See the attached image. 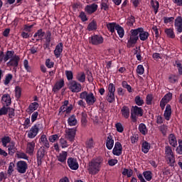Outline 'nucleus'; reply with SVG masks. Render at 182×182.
I'll return each instance as SVG.
<instances>
[{"label": "nucleus", "mask_w": 182, "mask_h": 182, "mask_svg": "<svg viewBox=\"0 0 182 182\" xmlns=\"http://www.w3.org/2000/svg\"><path fill=\"white\" fill-rule=\"evenodd\" d=\"M136 73L138 75H143L144 73V67L142 65H139L136 68Z\"/></svg>", "instance_id": "nucleus-62"}, {"label": "nucleus", "mask_w": 182, "mask_h": 182, "mask_svg": "<svg viewBox=\"0 0 182 182\" xmlns=\"http://www.w3.org/2000/svg\"><path fill=\"white\" fill-rule=\"evenodd\" d=\"M33 151H35V142H28L27 144L26 153L30 156H32V154H33Z\"/></svg>", "instance_id": "nucleus-27"}, {"label": "nucleus", "mask_w": 182, "mask_h": 182, "mask_svg": "<svg viewBox=\"0 0 182 182\" xmlns=\"http://www.w3.org/2000/svg\"><path fill=\"white\" fill-rule=\"evenodd\" d=\"M15 93L16 99H20L22 95V89H21V87L16 86L15 87Z\"/></svg>", "instance_id": "nucleus-51"}, {"label": "nucleus", "mask_w": 182, "mask_h": 182, "mask_svg": "<svg viewBox=\"0 0 182 182\" xmlns=\"http://www.w3.org/2000/svg\"><path fill=\"white\" fill-rule=\"evenodd\" d=\"M1 103L4 105V106H6V107H9V106H11L12 101L11 100V96L9 94H4L1 97Z\"/></svg>", "instance_id": "nucleus-15"}, {"label": "nucleus", "mask_w": 182, "mask_h": 182, "mask_svg": "<svg viewBox=\"0 0 182 182\" xmlns=\"http://www.w3.org/2000/svg\"><path fill=\"white\" fill-rule=\"evenodd\" d=\"M174 66L177 68L178 75H182V63H180V61H176Z\"/></svg>", "instance_id": "nucleus-55"}, {"label": "nucleus", "mask_w": 182, "mask_h": 182, "mask_svg": "<svg viewBox=\"0 0 182 182\" xmlns=\"http://www.w3.org/2000/svg\"><path fill=\"white\" fill-rule=\"evenodd\" d=\"M51 41H52V33L50 31H48L45 36V42L47 43H50Z\"/></svg>", "instance_id": "nucleus-50"}, {"label": "nucleus", "mask_w": 182, "mask_h": 182, "mask_svg": "<svg viewBox=\"0 0 182 182\" xmlns=\"http://www.w3.org/2000/svg\"><path fill=\"white\" fill-rule=\"evenodd\" d=\"M65 75L67 80L70 82L73 80V72H72L71 70H65Z\"/></svg>", "instance_id": "nucleus-53"}, {"label": "nucleus", "mask_w": 182, "mask_h": 182, "mask_svg": "<svg viewBox=\"0 0 182 182\" xmlns=\"http://www.w3.org/2000/svg\"><path fill=\"white\" fill-rule=\"evenodd\" d=\"M174 26H175V29L176 31L177 35H178V33H182V17H181V16H178V17H176V18L175 19V22H174Z\"/></svg>", "instance_id": "nucleus-11"}, {"label": "nucleus", "mask_w": 182, "mask_h": 182, "mask_svg": "<svg viewBox=\"0 0 182 182\" xmlns=\"http://www.w3.org/2000/svg\"><path fill=\"white\" fill-rule=\"evenodd\" d=\"M65 86V80L63 79L60 80L59 81L56 82L53 87V92L56 93V92H59L62 87Z\"/></svg>", "instance_id": "nucleus-18"}, {"label": "nucleus", "mask_w": 182, "mask_h": 182, "mask_svg": "<svg viewBox=\"0 0 182 182\" xmlns=\"http://www.w3.org/2000/svg\"><path fill=\"white\" fill-rule=\"evenodd\" d=\"M151 147V145L150 144V143L145 141L142 143L141 151L143 153H144V154H147V153H149Z\"/></svg>", "instance_id": "nucleus-31"}, {"label": "nucleus", "mask_w": 182, "mask_h": 182, "mask_svg": "<svg viewBox=\"0 0 182 182\" xmlns=\"http://www.w3.org/2000/svg\"><path fill=\"white\" fill-rule=\"evenodd\" d=\"M16 156L17 159H23V160H28V155L21 151H16Z\"/></svg>", "instance_id": "nucleus-42"}, {"label": "nucleus", "mask_w": 182, "mask_h": 182, "mask_svg": "<svg viewBox=\"0 0 182 182\" xmlns=\"http://www.w3.org/2000/svg\"><path fill=\"white\" fill-rule=\"evenodd\" d=\"M117 25H119V24L114 23V22L108 23H107V28L108 31L109 32H111V33H114L115 30L117 28Z\"/></svg>", "instance_id": "nucleus-35"}, {"label": "nucleus", "mask_w": 182, "mask_h": 182, "mask_svg": "<svg viewBox=\"0 0 182 182\" xmlns=\"http://www.w3.org/2000/svg\"><path fill=\"white\" fill-rule=\"evenodd\" d=\"M79 18H80L82 22H86L87 19V16H86V13L85 11H81L79 15Z\"/></svg>", "instance_id": "nucleus-58"}, {"label": "nucleus", "mask_w": 182, "mask_h": 182, "mask_svg": "<svg viewBox=\"0 0 182 182\" xmlns=\"http://www.w3.org/2000/svg\"><path fill=\"white\" fill-rule=\"evenodd\" d=\"M75 79L80 83H85L86 82V74H85L83 72L78 73L75 76Z\"/></svg>", "instance_id": "nucleus-29"}, {"label": "nucleus", "mask_w": 182, "mask_h": 182, "mask_svg": "<svg viewBox=\"0 0 182 182\" xmlns=\"http://www.w3.org/2000/svg\"><path fill=\"white\" fill-rule=\"evenodd\" d=\"M85 12H87L90 15L95 14L97 11V4H92L91 5H87L85 9Z\"/></svg>", "instance_id": "nucleus-21"}, {"label": "nucleus", "mask_w": 182, "mask_h": 182, "mask_svg": "<svg viewBox=\"0 0 182 182\" xmlns=\"http://www.w3.org/2000/svg\"><path fill=\"white\" fill-rule=\"evenodd\" d=\"M1 141L3 147H7L8 144L12 143V138L8 136H4L1 138Z\"/></svg>", "instance_id": "nucleus-28"}, {"label": "nucleus", "mask_w": 182, "mask_h": 182, "mask_svg": "<svg viewBox=\"0 0 182 182\" xmlns=\"http://www.w3.org/2000/svg\"><path fill=\"white\" fill-rule=\"evenodd\" d=\"M68 126H76L77 124V119L75 115H71L68 119Z\"/></svg>", "instance_id": "nucleus-38"}, {"label": "nucleus", "mask_w": 182, "mask_h": 182, "mask_svg": "<svg viewBox=\"0 0 182 182\" xmlns=\"http://www.w3.org/2000/svg\"><path fill=\"white\" fill-rule=\"evenodd\" d=\"M121 114L124 119H129L130 117V108L124 105L121 109Z\"/></svg>", "instance_id": "nucleus-22"}, {"label": "nucleus", "mask_w": 182, "mask_h": 182, "mask_svg": "<svg viewBox=\"0 0 182 182\" xmlns=\"http://www.w3.org/2000/svg\"><path fill=\"white\" fill-rule=\"evenodd\" d=\"M45 153L46 151L45 148L41 147L37 151V164L38 166L42 165V160H43V157H45Z\"/></svg>", "instance_id": "nucleus-13"}, {"label": "nucleus", "mask_w": 182, "mask_h": 182, "mask_svg": "<svg viewBox=\"0 0 182 182\" xmlns=\"http://www.w3.org/2000/svg\"><path fill=\"white\" fill-rule=\"evenodd\" d=\"M19 60H21V58L19 55H15L7 63V66H12L14 69L18 68L19 65Z\"/></svg>", "instance_id": "nucleus-12"}, {"label": "nucleus", "mask_w": 182, "mask_h": 182, "mask_svg": "<svg viewBox=\"0 0 182 182\" xmlns=\"http://www.w3.org/2000/svg\"><path fill=\"white\" fill-rule=\"evenodd\" d=\"M38 107H39L38 102H32L29 105L26 112L28 114H32V113L35 112V110H38Z\"/></svg>", "instance_id": "nucleus-23"}, {"label": "nucleus", "mask_w": 182, "mask_h": 182, "mask_svg": "<svg viewBox=\"0 0 182 182\" xmlns=\"http://www.w3.org/2000/svg\"><path fill=\"white\" fill-rule=\"evenodd\" d=\"M146 104L148 106L153 105V94H148L146 97Z\"/></svg>", "instance_id": "nucleus-47"}, {"label": "nucleus", "mask_w": 182, "mask_h": 182, "mask_svg": "<svg viewBox=\"0 0 182 182\" xmlns=\"http://www.w3.org/2000/svg\"><path fill=\"white\" fill-rule=\"evenodd\" d=\"M59 139V135L58 134H53L49 136V141H50V143H55V141H56V140Z\"/></svg>", "instance_id": "nucleus-60"}, {"label": "nucleus", "mask_w": 182, "mask_h": 182, "mask_svg": "<svg viewBox=\"0 0 182 182\" xmlns=\"http://www.w3.org/2000/svg\"><path fill=\"white\" fill-rule=\"evenodd\" d=\"M23 66L26 72H29V73L31 72V66H29V61H28V60H23Z\"/></svg>", "instance_id": "nucleus-59"}, {"label": "nucleus", "mask_w": 182, "mask_h": 182, "mask_svg": "<svg viewBox=\"0 0 182 182\" xmlns=\"http://www.w3.org/2000/svg\"><path fill=\"white\" fill-rule=\"evenodd\" d=\"M106 99L108 103H114L116 101L114 92H108Z\"/></svg>", "instance_id": "nucleus-43"}, {"label": "nucleus", "mask_w": 182, "mask_h": 182, "mask_svg": "<svg viewBox=\"0 0 182 182\" xmlns=\"http://www.w3.org/2000/svg\"><path fill=\"white\" fill-rule=\"evenodd\" d=\"M77 131L76 127L69 128L65 129V137L67 140L71 143L75 141V137L76 136V132Z\"/></svg>", "instance_id": "nucleus-6"}, {"label": "nucleus", "mask_w": 182, "mask_h": 182, "mask_svg": "<svg viewBox=\"0 0 182 182\" xmlns=\"http://www.w3.org/2000/svg\"><path fill=\"white\" fill-rule=\"evenodd\" d=\"M168 139L170 146H172V147H177V138L174 134H170Z\"/></svg>", "instance_id": "nucleus-24"}, {"label": "nucleus", "mask_w": 182, "mask_h": 182, "mask_svg": "<svg viewBox=\"0 0 182 182\" xmlns=\"http://www.w3.org/2000/svg\"><path fill=\"white\" fill-rule=\"evenodd\" d=\"M138 130L143 136H146L149 133V129L144 123H141L139 124Z\"/></svg>", "instance_id": "nucleus-26"}, {"label": "nucleus", "mask_w": 182, "mask_h": 182, "mask_svg": "<svg viewBox=\"0 0 182 182\" xmlns=\"http://www.w3.org/2000/svg\"><path fill=\"white\" fill-rule=\"evenodd\" d=\"M172 97H173V94L171 92H168L164 95V97L162 98V100L166 102V103H168V102L171 101Z\"/></svg>", "instance_id": "nucleus-52"}, {"label": "nucleus", "mask_w": 182, "mask_h": 182, "mask_svg": "<svg viewBox=\"0 0 182 182\" xmlns=\"http://www.w3.org/2000/svg\"><path fill=\"white\" fill-rule=\"evenodd\" d=\"M87 29L89 31V32L96 31L97 29V22H96L95 20H92L90 23H89Z\"/></svg>", "instance_id": "nucleus-32"}, {"label": "nucleus", "mask_w": 182, "mask_h": 182, "mask_svg": "<svg viewBox=\"0 0 182 182\" xmlns=\"http://www.w3.org/2000/svg\"><path fill=\"white\" fill-rule=\"evenodd\" d=\"M178 146L176 149V152L178 154H182V140L179 139L178 140Z\"/></svg>", "instance_id": "nucleus-64"}, {"label": "nucleus", "mask_w": 182, "mask_h": 182, "mask_svg": "<svg viewBox=\"0 0 182 182\" xmlns=\"http://www.w3.org/2000/svg\"><path fill=\"white\" fill-rule=\"evenodd\" d=\"M68 158V152L62 151L58 156V161L60 163H66V159Z\"/></svg>", "instance_id": "nucleus-34"}, {"label": "nucleus", "mask_w": 182, "mask_h": 182, "mask_svg": "<svg viewBox=\"0 0 182 182\" xmlns=\"http://www.w3.org/2000/svg\"><path fill=\"white\" fill-rule=\"evenodd\" d=\"M139 35H140V28L130 31L129 38L127 43V48H130L136 46V43H137V41H139Z\"/></svg>", "instance_id": "nucleus-2"}, {"label": "nucleus", "mask_w": 182, "mask_h": 182, "mask_svg": "<svg viewBox=\"0 0 182 182\" xmlns=\"http://www.w3.org/2000/svg\"><path fill=\"white\" fill-rule=\"evenodd\" d=\"M7 113H9V119H12L13 117H15V109L11 107H7Z\"/></svg>", "instance_id": "nucleus-49"}, {"label": "nucleus", "mask_w": 182, "mask_h": 182, "mask_svg": "<svg viewBox=\"0 0 182 182\" xmlns=\"http://www.w3.org/2000/svg\"><path fill=\"white\" fill-rule=\"evenodd\" d=\"M6 114H8V107L4 105L0 109V117L1 116H6Z\"/></svg>", "instance_id": "nucleus-56"}, {"label": "nucleus", "mask_w": 182, "mask_h": 182, "mask_svg": "<svg viewBox=\"0 0 182 182\" xmlns=\"http://www.w3.org/2000/svg\"><path fill=\"white\" fill-rule=\"evenodd\" d=\"M41 127H42V124L41 123H36L33 125L28 133V139H35L38 136Z\"/></svg>", "instance_id": "nucleus-5"}, {"label": "nucleus", "mask_w": 182, "mask_h": 182, "mask_svg": "<svg viewBox=\"0 0 182 182\" xmlns=\"http://www.w3.org/2000/svg\"><path fill=\"white\" fill-rule=\"evenodd\" d=\"M80 99L85 100L88 106H93L97 100L93 92H87V91L82 92L80 94Z\"/></svg>", "instance_id": "nucleus-3"}, {"label": "nucleus", "mask_w": 182, "mask_h": 182, "mask_svg": "<svg viewBox=\"0 0 182 182\" xmlns=\"http://www.w3.org/2000/svg\"><path fill=\"white\" fill-rule=\"evenodd\" d=\"M122 176H127V177L130 178L132 176H133V170L130 169H127V168H124L123 171H122Z\"/></svg>", "instance_id": "nucleus-48"}, {"label": "nucleus", "mask_w": 182, "mask_h": 182, "mask_svg": "<svg viewBox=\"0 0 182 182\" xmlns=\"http://www.w3.org/2000/svg\"><path fill=\"white\" fill-rule=\"evenodd\" d=\"M168 80L170 83H176V82H178V77H177L176 75H172L169 76Z\"/></svg>", "instance_id": "nucleus-63"}, {"label": "nucleus", "mask_w": 182, "mask_h": 182, "mask_svg": "<svg viewBox=\"0 0 182 182\" xmlns=\"http://www.w3.org/2000/svg\"><path fill=\"white\" fill-rule=\"evenodd\" d=\"M131 112H132L134 114H136V116H138L139 117H142L144 113L143 109L140 107H138L137 105L132 106Z\"/></svg>", "instance_id": "nucleus-19"}, {"label": "nucleus", "mask_w": 182, "mask_h": 182, "mask_svg": "<svg viewBox=\"0 0 182 182\" xmlns=\"http://www.w3.org/2000/svg\"><path fill=\"white\" fill-rule=\"evenodd\" d=\"M67 164L70 170H77L79 168V163L76 158L70 157L67 160Z\"/></svg>", "instance_id": "nucleus-9"}, {"label": "nucleus", "mask_w": 182, "mask_h": 182, "mask_svg": "<svg viewBox=\"0 0 182 182\" xmlns=\"http://www.w3.org/2000/svg\"><path fill=\"white\" fill-rule=\"evenodd\" d=\"M63 52V43H59L56 46L55 49L54 50V55L55 58H60V55Z\"/></svg>", "instance_id": "nucleus-16"}, {"label": "nucleus", "mask_w": 182, "mask_h": 182, "mask_svg": "<svg viewBox=\"0 0 182 182\" xmlns=\"http://www.w3.org/2000/svg\"><path fill=\"white\" fill-rule=\"evenodd\" d=\"M139 36L140 41H147V39H149L150 34L149 33V32L145 31L144 28L140 27Z\"/></svg>", "instance_id": "nucleus-17"}, {"label": "nucleus", "mask_w": 182, "mask_h": 182, "mask_svg": "<svg viewBox=\"0 0 182 182\" xmlns=\"http://www.w3.org/2000/svg\"><path fill=\"white\" fill-rule=\"evenodd\" d=\"M165 154L167 157H171L174 156V154L173 153V149H171V146H166L165 148Z\"/></svg>", "instance_id": "nucleus-45"}, {"label": "nucleus", "mask_w": 182, "mask_h": 182, "mask_svg": "<svg viewBox=\"0 0 182 182\" xmlns=\"http://www.w3.org/2000/svg\"><path fill=\"white\" fill-rule=\"evenodd\" d=\"M115 127L117 132H118L119 133H123V132H124V128L123 127V125L120 122L117 123L115 124Z\"/></svg>", "instance_id": "nucleus-54"}, {"label": "nucleus", "mask_w": 182, "mask_h": 182, "mask_svg": "<svg viewBox=\"0 0 182 182\" xmlns=\"http://www.w3.org/2000/svg\"><path fill=\"white\" fill-rule=\"evenodd\" d=\"M15 51L14 50H7L6 53V55L4 56V63L8 62V60H9V59H12L13 57H14L15 55Z\"/></svg>", "instance_id": "nucleus-37"}, {"label": "nucleus", "mask_w": 182, "mask_h": 182, "mask_svg": "<svg viewBox=\"0 0 182 182\" xmlns=\"http://www.w3.org/2000/svg\"><path fill=\"white\" fill-rule=\"evenodd\" d=\"M134 102L137 106H143L144 105V100L141 99L140 95H136L134 98Z\"/></svg>", "instance_id": "nucleus-44"}, {"label": "nucleus", "mask_w": 182, "mask_h": 182, "mask_svg": "<svg viewBox=\"0 0 182 182\" xmlns=\"http://www.w3.org/2000/svg\"><path fill=\"white\" fill-rule=\"evenodd\" d=\"M16 143L14 141H11V144H9L6 147H8V153L9 156H14L16 153V146H15Z\"/></svg>", "instance_id": "nucleus-20"}, {"label": "nucleus", "mask_w": 182, "mask_h": 182, "mask_svg": "<svg viewBox=\"0 0 182 182\" xmlns=\"http://www.w3.org/2000/svg\"><path fill=\"white\" fill-rule=\"evenodd\" d=\"M164 32L168 38H170L171 39H174L176 38V34L174 33V28H166Z\"/></svg>", "instance_id": "nucleus-36"}, {"label": "nucleus", "mask_w": 182, "mask_h": 182, "mask_svg": "<svg viewBox=\"0 0 182 182\" xmlns=\"http://www.w3.org/2000/svg\"><path fill=\"white\" fill-rule=\"evenodd\" d=\"M165 119L168 121L171 117V105L169 104L166 105V109L164 113Z\"/></svg>", "instance_id": "nucleus-25"}, {"label": "nucleus", "mask_w": 182, "mask_h": 182, "mask_svg": "<svg viewBox=\"0 0 182 182\" xmlns=\"http://www.w3.org/2000/svg\"><path fill=\"white\" fill-rule=\"evenodd\" d=\"M151 6H152V8L154 11V14L156 15L157 14V12H159V8H160V4L157 1L151 0Z\"/></svg>", "instance_id": "nucleus-39"}, {"label": "nucleus", "mask_w": 182, "mask_h": 182, "mask_svg": "<svg viewBox=\"0 0 182 182\" xmlns=\"http://www.w3.org/2000/svg\"><path fill=\"white\" fill-rule=\"evenodd\" d=\"M68 87L73 93H79V92H82V84L77 82L76 80L69 81Z\"/></svg>", "instance_id": "nucleus-4"}, {"label": "nucleus", "mask_w": 182, "mask_h": 182, "mask_svg": "<svg viewBox=\"0 0 182 182\" xmlns=\"http://www.w3.org/2000/svg\"><path fill=\"white\" fill-rule=\"evenodd\" d=\"M40 143H43V146L46 149H49L50 147V144H49V141H48V137L45 134L41 135L40 139Z\"/></svg>", "instance_id": "nucleus-30"}, {"label": "nucleus", "mask_w": 182, "mask_h": 182, "mask_svg": "<svg viewBox=\"0 0 182 182\" xmlns=\"http://www.w3.org/2000/svg\"><path fill=\"white\" fill-rule=\"evenodd\" d=\"M116 31L119 36V38H123V36H124V28H123V27H122V26L120 25H117V28Z\"/></svg>", "instance_id": "nucleus-46"}, {"label": "nucleus", "mask_w": 182, "mask_h": 182, "mask_svg": "<svg viewBox=\"0 0 182 182\" xmlns=\"http://www.w3.org/2000/svg\"><path fill=\"white\" fill-rule=\"evenodd\" d=\"M116 92V87H114V84L109 83L108 85V93H114Z\"/></svg>", "instance_id": "nucleus-61"}, {"label": "nucleus", "mask_w": 182, "mask_h": 182, "mask_svg": "<svg viewBox=\"0 0 182 182\" xmlns=\"http://www.w3.org/2000/svg\"><path fill=\"white\" fill-rule=\"evenodd\" d=\"M16 170L20 174H25L28 170V163L25 161H18L16 163Z\"/></svg>", "instance_id": "nucleus-7"}, {"label": "nucleus", "mask_w": 182, "mask_h": 182, "mask_svg": "<svg viewBox=\"0 0 182 182\" xmlns=\"http://www.w3.org/2000/svg\"><path fill=\"white\" fill-rule=\"evenodd\" d=\"M12 77H13V75L12 74H7L6 75V78H5V80H4V85L6 86L8 85H9V83L11 82V81L12 80Z\"/></svg>", "instance_id": "nucleus-57"}, {"label": "nucleus", "mask_w": 182, "mask_h": 182, "mask_svg": "<svg viewBox=\"0 0 182 182\" xmlns=\"http://www.w3.org/2000/svg\"><path fill=\"white\" fill-rule=\"evenodd\" d=\"M143 176L146 181H151V178H153V173L151 172V171H144Z\"/></svg>", "instance_id": "nucleus-41"}, {"label": "nucleus", "mask_w": 182, "mask_h": 182, "mask_svg": "<svg viewBox=\"0 0 182 182\" xmlns=\"http://www.w3.org/2000/svg\"><path fill=\"white\" fill-rule=\"evenodd\" d=\"M106 147L108 150H112L114 146V139L112 134H107V139L105 140Z\"/></svg>", "instance_id": "nucleus-14"}, {"label": "nucleus", "mask_w": 182, "mask_h": 182, "mask_svg": "<svg viewBox=\"0 0 182 182\" xmlns=\"http://www.w3.org/2000/svg\"><path fill=\"white\" fill-rule=\"evenodd\" d=\"M168 164L170 166V167H173V168H175L176 167V156H168L166 157Z\"/></svg>", "instance_id": "nucleus-40"}, {"label": "nucleus", "mask_w": 182, "mask_h": 182, "mask_svg": "<svg viewBox=\"0 0 182 182\" xmlns=\"http://www.w3.org/2000/svg\"><path fill=\"white\" fill-rule=\"evenodd\" d=\"M43 36H45V31H43L42 28L38 30L33 35V38H38L36 39V42H39L40 39H42Z\"/></svg>", "instance_id": "nucleus-33"}, {"label": "nucleus", "mask_w": 182, "mask_h": 182, "mask_svg": "<svg viewBox=\"0 0 182 182\" xmlns=\"http://www.w3.org/2000/svg\"><path fill=\"white\" fill-rule=\"evenodd\" d=\"M105 159L103 156H97L91 159V161L88 163L87 171L89 174L91 176H96L98 174L100 170H102V166H103V163Z\"/></svg>", "instance_id": "nucleus-1"}, {"label": "nucleus", "mask_w": 182, "mask_h": 182, "mask_svg": "<svg viewBox=\"0 0 182 182\" xmlns=\"http://www.w3.org/2000/svg\"><path fill=\"white\" fill-rule=\"evenodd\" d=\"M104 41L103 36L100 35H93L90 38V43L95 46L102 45Z\"/></svg>", "instance_id": "nucleus-8"}, {"label": "nucleus", "mask_w": 182, "mask_h": 182, "mask_svg": "<svg viewBox=\"0 0 182 182\" xmlns=\"http://www.w3.org/2000/svg\"><path fill=\"white\" fill-rule=\"evenodd\" d=\"M122 153H123V146L119 141L115 142L114 146L112 149V154L114 156H122Z\"/></svg>", "instance_id": "nucleus-10"}]
</instances>
